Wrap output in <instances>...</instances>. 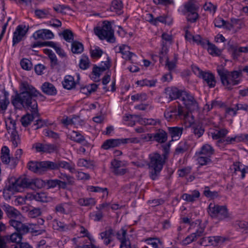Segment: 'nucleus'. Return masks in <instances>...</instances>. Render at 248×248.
Here are the masks:
<instances>
[{
	"mask_svg": "<svg viewBox=\"0 0 248 248\" xmlns=\"http://www.w3.org/2000/svg\"><path fill=\"white\" fill-rule=\"evenodd\" d=\"M232 169L234 170V172L236 174H237V172H240L242 178L245 177L246 172L245 167L239 162L234 163Z\"/></svg>",
	"mask_w": 248,
	"mask_h": 248,
	"instance_id": "nucleus-35",
	"label": "nucleus"
},
{
	"mask_svg": "<svg viewBox=\"0 0 248 248\" xmlns=\"http://www.w3.org/2000/svg\"><path fill=\"white\" fill-rule=\"evenodd\" d=\"M25 26L23 27L22 25H18L16 27V31L14 32L13 38V46L20 42L26 34L28 29L25 30Z\"/></svg>",
	"mask_w": 248,
	"mask_h": 248,
	"instance_id": "nucleus-14",
	"label": "nucleus"
},
{
	"mask_svg": "<svg viewBox=\"0 0 248 248\" xmlns=\"http://www.w3.org/2000/svg\"><path fill=\"white\" fill-rule=\"evenodd\" d=\"M209 215L213 218L224 219L229 217L228 210L225 206L216 205L211 203L208 208Z\"/></svg>",
	"mask_w": 248,
	"mask_h": 248,
	"instance_id": "nucleus-7",
	"label": "nucleus"
},
{
	"mask_svg": "<svg viewBox=\"0 0 248 248\" xmlns=\"http://www.w3.org/2000/svg\"><path fill=\"white\" fill-rule=\"evenodd\" d=\"M156 82V80H148L147 79H144L138 81L137 82V84L140 86H146L149 87H154L155 85Z\"/></svg>",
	"mask_w": 248,
	"mask_h": 248,
	"instance_id": "nucleus-44",
	"label": "nucleus"
},
{
	"mask_svg": "<svg viewBox=\"0 0 248 248\" xmlns=\"http://www.w3.org/2000/svg\"><path fill=\"white\" fill-rule=\"evenodd\" d=\"M34 199L39 202H45L46 201V197L44 193H37L33 196Z\"/></svg>",
	"mask_w": 248,
	"mask_h": 248,
	"instance_id": "nucleus-60",
	"label": "nucleus"
},
{
	"mask_svg": "<svg viewBox=\"0 0 248 248\" xmlns=\"http://www.w3.org/2000/svg\"><path fill=\"white\" fill-rule=\"evenodd\" d=\"M199 17L197 13H188L187 15V20L190 22H195Z\"/></svg>",
	"mask_w": 248,
	"mask_h": 248,
	"instance_id": "nucleus-63",
	"label": "nucleus"
},
{
	"mask_svg": "<svg viewBox=\"0 0 248 248\" xmlns=\"http://www.w3.org/2000/svg\"><path fill=\"white\" fill-rule=\"evenodd\" d=\"M28 168L33 172L41 173L42 171L49 170L48 161L41 162L31 161L28 163Z\"/></svg>",
	"mask_w": 248,
	"mask_h": 248,
	"instance_id": "nucleus-10",
	"label": "nucleus"
},
{
	"mask_svg": "<svg viewBox=\"0 0 248 248\" xmlns=\"http://www.w3.org/2000/svg\"><path fill=\"white\" fill-rule=\"evenodd\" d=\"M71 50L73 53L80 54L84 50L83 45L78 41H73L71 45Z\"/></svg>",
	"mask_w": 248,
	"mask_h": 248,
	"instance_id": "nucleus-37",
	"label": "nucleus"
},
{
	"mask_svg": "<svg viewBox=\"0 0 248 248\" xmlns=\"http://www.w3.org/2000/svg\"><path fill=\"white\" fill-rule=\"evenodd\" d=\"M211 242H212L211 236L204 237L201 239L199 244L203 246H207L211 245Z\"/></svg>",
	"mask_w": 248,
	"mask_h": 248,
	"instance_id": "nucleus-64",
	"label": "nucleus"
},
{
	"mask_svg": "<svg viewBox=\"0 0 248 248\" xmlns=\"http://www.w3.org/2000/svg\"><path fill=\"white\" fill-rule=\"evenodd\" d=\"M192 132L197 138H199L202 136L204 132V129L200 124L193 123L191 125Z\"/></svg>",
	"mask_w": 248,
	"mask_h": 248,
	"instance_id": "nucleus-27",
	"label": "nucleus"
},
{
	"mask_svg": "<svg viewBox=\"0 0 248 248\" xmlns=\"http://www.w3.org/2000/svg\"><path fill=\"white\" fill-rule=\"evenodd\" d=\"M208 51L211 55L219 56L221 53V51L218 49L215 45L211 44L209 41L207 42Z\"/></svg>",
	"mask_w": 248,
	"mask_h": 248,
	"instance_id": "nucleus-40",
	"label": "nucleus"
},
{
	"mask_svg": "<svg viewBox=\"0 0 248 248\" xmlns=\"http://www.w3.org/2000/svg\"><path fill=\"white\" fill-rule=\"evenodd\" d=\"M24 233L22 232H15L12 233L10 236L5 235L4 237H7V243L9 242L17 243H20L22 239V235Z\"/></svg>",
	"mask_w": 248,
	"mask_h": 248,
	"instance_id": "nucleus-36",
	"label": "nucleus"
},
{
	"mask_svg": "<svg viewBox=\"0 0 248 248\" xmlns=\"http://www.w3.org/2000/svg\"><path fill=\"white\" fill-rule=\"evenodd\" d=\"M212 242H211V245L216 246L219 243H223L225 239L222 237L217 236H211Z\"/></svg>",
	"mask_w": 248,
	"mask_h": 248,
	"instance_id": "nucleus-56",
	"label": "nucleus"
},
{
	"mask_svg": "<svg viewBox=\"0 0 248 248\" xmlns=\"http://www.w3.org/2000/svg\"><path fill=\"white\" fill-rule=\"evenodd\" d=\"M94 32L101 40L106 39L110 43H114L115 41L114 30L112 29L110 22L109 21H104L101 27H96L94 28Z\"/></svg>",
	"mask_w": 248,
	"mask_h": 248,
	"instance_id": "nucleus-4",
	"label": "nucleus"
},
{
	"mask_svg": "<svg viewBox=\"0 0 248 248\" xmlns=\"http://www.w3.org/2000/svg\"><path fill=\"white\" fill-rule=\"evenodd\" d=\"M34 13L35 16L38 18H44L47 16L48 15H49V12L47 10L43 9V10H36L34 11Z\"/></svg>",
	"mask_w": 248,
	"mask_h": 248,
	"instance_id": "nucleus-54",
	"label": "nucleus"
},
{
	"mask_svg": "<svg viewBox=\"0 0 248 248\" xmlns=\"http://www.w3.org/2000/svg\"><path fill=\"white\" fill-rule=\"evenodd\" d=\"M42 91L46 94L54 95L57 93V90L55 86L49 82H45L42 86Z\"/></svg>",
	"mask_w": 248,
	"mask_h": 248,
	"instance_id": "nucleus-23",
	"label": "nucleus"
},
{
	"mask_svg": "<svg viewBox=\"0 0 248 248\" xmlns=\"http://www.w3.org/2000/svg\"><path fill=\"white\" fill-rule=\"evenodd\" d=\"M203 8L204 10L214 14L216 11L217 6L213 5L211 2H206L204 5Z\"/></svg>",
	"mask_w": 248,
	"mask_h": 248,
	"instance_id": "nucleus-52",
	"label": "nucleus"
},
{
	"mask_svg": "<svg viewBox=\"0 0 248 248\" xmlns=\"http://www.w3.org/2000/svg\"><path fill=\"white\" fill-rule=\"evenodd\" d=\"M49 170H59L60 168L69 170L73 172L75 170L74 165L64 160H58L55 162L48 161Z\"/></svg>",
	"mask_w": 248,
	"mask_h": 248,
	"instance_id": "nucleus-11",
	"label": "nucleus"
},
{
	"mask_svg": "<svg viewBox=\"0 0 248 248\" xmlns=\"http://www.w3.org/2000/svg\"><path fill=\"white\" fill-rule=\"evenodd\" d=\"M20 90V93L12 96L11 103L16 109L24 108L31 111V114L27 113L20 119L21 124L26 127L35 118L39 117L36 99L39 97L44 100L45 96L27 82L21 83Z\"/></svg>",
	"mask_w": 248,
	"mask_h": 248,
	"instance_id": "nucleus-1",
	"label": "nucleus"
},
{
	"mask_svg": "<svg viewBox=\"0 0 248 248\" xmlns=\"http://www.w3.org/2000/svg\"><path fill=\"white\" fill-rule=\"evenodd\" d=\"M9 223L17 232L26 233L29 231V227L21 221L12 219L9 221Z\"/></svg>",
	"mask_w": 248,
	"mask_h": 248,
	"instance_id": "nucleus-17",
	"label": "nucleus"
},
{
	"mask_svg": "<svg viewBox=\"0 0 248 248\" xmlns=\"http://www.w3.org/2000/svg\"><path fill=\"white\" fill-rule=\"evenodd\" d=\"M58 177L62 183H64V187L62 188L63 189L67 188L68 186H73L75 185V179L73 177L67 175L66 173H61Z\"/></svg>",
	"mask_w": 248,
	"mask_h": 248,
	"instance_id": "nucleus-21",
	"label": "nucleus"
},
{
	"mask_svg": "<svg viewBox=\"0 0 248 248\" xmlns=\"http://www.w3.org/2000/svg\"><path fill=\"white\" fill-rule=\"evenodd\" d=\"M64 183H62L60 180L59 179H50L46 181V185L48 188H54L58 186L60 189L64 187Z\"/></svg>",
	"mask_w": 248,
	"mask_h": 248,
	"instance_id": "nucleus-34",
	"label": "nucleus"
},
{
	"mask_svg": "<svg viewBox=\"0 0 248 248\" xmlns=\"http://www.w3.org/2000/svg\"><path fill=\"white\" fill-rule=\"evenodd\" d=\"M154 141L159 143H164L168 140V133L162 129H158L153 133Z\"/></svg>",
	"mask_w": 248,
	"mask_h": 248,
	"instance_id": "nucleus-16",
	"label": "nucleus"
},
{
	"mask_svg": "<svg viewBox=\"0 0 248 248\" xmlns=\"http://www.w3.org/2000/svg\"><path fill=\"white\" fill-rule=\"evenodd\" d=\"M41 214V212L39 208H34L30 210L28 212V216L31 218H34L39 216Z\"/></svg>",
	"mask_w": 248,
	"mask_h": 248,
	"instance_id": "nucleus-57",
	"label": "nucleus"
},
{
	"mask_svg": "<svg viewBox=\"0 0 248 248\" xmlns=\"http://www.w3.org/2000/svg\"><path fill=\"white\" fill-rule=\"evenodd\" d=\"M147 99V95L145 93H137L131 96L133 101H144Z\"/></svg>",
	"mask_w": 248,
	"mask_h": 248,
	"instance_id": "nucleus-48",
	"label": "nucleus"
},
{
	"mask_svg": "<svg viewBox=\"0 0 248 248\" xmlns=\"http://www.w3.org/2000/svg\"><path fill=\"white\" fill-rule=\"evenodd\" d=\"M73 135L71 136V140H72L77 142V143H82L84 141H85V139L83 136L81 135L79 133L76 131H73Z\"/></svg>",
	"mask_w": 248,
	"mask_h": 248,
	"instance_id": "nucleus-43",
	"label": "nucleus"
},
{
	"mask_svg": "<svg viewBox=\"0 0 248 248\" xmlns=\"http://www.w3.org/2000/svg\"><path fill=\"white\" fill-rule=\"evenodd\" d=\"M164 117L168 121L175 120L177 118H186L188 116V112H186L184 108L179 106L178 108L176 107H170L164 112Z\"/></svg>",
	"mask_w": 248,
	"mask_h": 248,
	"instance_id": "nucleus-8",
	"label": "nucleus"
},
{
	"mask_svg": "<svg viewBox=\"0 0 248 248\" xmlns=\"http://www.w3.org/2000/svg\"><path fill=\"white\" fill-rule=\"evenodd\" d=\"M76 85L74 78L71 76H66L65 77L62 85L63 88L68 90H71Z\"/></svg>",
	"mask_w": 248,
	"mask_h": 248,
	"instance_id": "nucleus-31",
	"label": "nucleus"
},
{
	"mask_svg": "<svg viewBox=\"0 0 248 248\" xmlns=\"http://www.w3.org/2000/svg\"><path fill=\"white\" fill-rule=\"evenodd\" d=\"M149 159L147 166L149 177L152 180H155L159 176L166 159L157 152L150 154Z\"/></svg>",
	"mask_w": 248,
	"mask_h": 248,
	"instance_id": "nucleus-2",
	"label": "nucleus"
},
{
	"mask_svg": "<svg viewBox=\"0 0 248 248\" xmlns=\"http://www.w3.org/2000/svg\"><path fill=\"white\" fill-rule=\"evenodd\" d=\"M182 99L181 101L183 102L186 111V112H192L197 111L199 109L198 103L194 98V96L188 92L183 93L182 94Z\"/></svg>",
	"mask_w": 248,
	"mask_h": 248,
	"instance_id": "nucleus-9",
	"label": "nucleus"
},
{
	"mask_svg": "<svg viewBox=\"0 0 248 248\" xmlns=\"http://www.w3.org/2000/svg\"><path fill=\"white\" fill-rule=\"evenodd\" d=\"M244 140L243 135L235 136L234 137H227L225 140L220 139L217 141V144L225 142V144H233Z\"/></svg>",
	"mask_w": 248,
	"mask_h": 248,
	"instance_id": "nucleus-24",
	"label": "nucleus"
},
{
	"mask_svg": "<svg viewBox=\"0 0 248 248\" xmlns=\"http://www.w3.org/2000/svg\"><path fill=\"white\" fill-rule=\"evenodd\" d=\"M78 203L81 206H93L95 204V202L93 198H81L78 200Z\"/></svg>",
	"mask_w": 248,
	"mask_h": 248,
	"instance_id": "nucleus-41",
	"label": "nucleus"
},
{
	"mask_svg": "<svg viewBox=\"0 0 248 248\" xmlns=\"http://www.w3.org/2000/svg\"><path fill=\"white\" fill-rule=\"evenodd\" d=\"M123 8V3L122 1L118 0H114L111 3V9L116 10V12H118L121 10Z\"/></svg>",
	"mask_w": 248,
	"mask_h": 248,
	"instance_id": "nucleus-49",
	"label": "nucleus"
},
{
	"mask_svg": "<svg viewBox=\"0 0 248 248\" xmlns=\"http://www.w3.org/2000/svg\"><path fill=\"white\" fill-rule=\"evenodd\" d=\"M62 34L66 41L68 42H71L72 41H74V33L70 30H64Z\"/></svg>",
	"mask_w": 248,
	"mask_h": 248,
	"instance_id": "nucleus-42",
	"label": "nucleus"
},
{
	"mask_svg": "<svg viewBox=\"0 0 248 248\" xmlns=\"http://www.w3.org/2000/svg\"><path fill=\"white\" fill-rule=\"evenodd\" d=\"M200 78L203 79L210 88H214L216 86L217 81L212 73L204 71Z\"/></svg>",
	"mask_w": 248,
	"mask_h": 248,
	"instance_id": "nucleus-18",
	"label": "nucleus"
},
{
	"mask_svg": "<svg viewBox=\"0 0 248 248\" xmlns=\"http://www.w3.org/2000/svg\"><path fill=\"white\" fill-rule=\"evenodd\" d=\"M130 47L126 45H123L119 47V51L123 55V58L125 60H130L132 57L135 54L129 51Z\"/></svg>",
	"mask_w": 248,
	"mask_h": 248,
	"instance_id": "nucleus-26",
	"label": "nucleus"
},
{
	"mask_svg": "<svg viewBox=\"0 0 248 248\" xmlns=\"http://www.w3.org/2000/svg\"><path fill=\"white\" fill-rule=\"evenodd\" d=\"M32 179L26 176L20 177L16 179L15 178L9 180L7 189L10 191H19L21 188H30L31 187Z\"/></svg>",
	"mask_w": 248,
	"mask_h": 248,
	"instance_id": "nucleus-5",
	"label": "nucleus"
},
{
	"mask_svg": "<svg viewBox=\"0 0 248 248\" xmlns=\"http://www.w3.org/2000/svg\"><path fill=\"white\" fill-rule=\"evenodd\" d=\"M91 56L94 59L99 58L103 54V51L99 48H95L94 49L90 50Z\"/></svg>",
	"mask_w": 248,
	"mask_h": 248,
	"instance_id": "nucleus-51",
	"label": "nucleus"
},
{
	"mask_svg": "<svg viewBox=\"0 0 248 248\" xmlns=\"http://www.w3.org/2000/svg\"><path fill=\"white\" fill-rule=\"evenodd\" d=\"M101 239L112 238L114 235V231L111 228L105 231L102 232L100 234Z\"/></svg>",
	"mask_w": 248,
	"mask_h": 248,
	"instance_id": "nucleus-47",
	"label": "nucleus"
},
{
	"mask_svg": "<svg viewBox=\"0 0 248 248\" xmlns=\"http://www.w3.org/2000/svg\"><path fill=\"white\" fill-rule=\"evenodd\" d=\"M196 240V236L194 235V234L192 233L190 235L187 236L183 241V244L184 245H187L192 242Z\"/></svg>",
	"mask_w": 248,
	"mask_h": 248,
	"instance_id": "nucleus-62",
	"label": "nucleus"
},
{
	"mask_svg": "<svg viewBox=\"0 0 248 248\" xmlns=\"http://www.w3.org/2000/svg\"><path fill=\"white\" fill-rule=\"evenodd\" d=\"M203 193L208 198H214L218 196V193L217 191H211L208 187L205 188Z\"/></svg>",
	"mask_w": 248,
	"mask_h": 248,
	"instance_id": "nucleus-59",
	"label": "nucleus"
},
{
	"mask_svg": "<svg viewBox=\"0 0 248 248\" xmlns=\"http://www.w3.org/2000/svg\"><path fill=\"white\" fill-rule=\"evenodd\" d=\"M17 134V132L16 130L13 131L11 133V140L12 141L13 145L15 147H17L18 146L20 140L19 136Z\"/></svg>",
	"mask_w": 248,
	"mask_h": 248,
	"instance_id": "nucleus-55",
	"label": "nucleus"
},
{
	"mask_svg": "<svg viewBox=\"0 0 248 248\" xmlns=\"http://www.w3.org/2000/svg\"><path fill=\"white\" fill-rule=\"evenodd\" d=\"M104 65L101 66H97L96 65H94L92 73L96 77L99 78L101 75V73L106 71L109 68V63L108 62H105Z\"/></svg>",
	"mask_w": 248,
	"mask_h": 248,
	"instance_id": "nucleus-25",
	"label": "nucleus"
},
{
	"mask_svg": "<svg viewBox=\"0 0 248 248\" xmlns=\"http://www.w3.org/2000/svg\"><path fill=\"white\" fill-rule=\"evenodd\" d=\"M31 184V189H34L35 188H40L44 186V184H46V181L38 178L32 179Z\"/></svg>",
	"mask_w": 248,
	"mask_h": 248,
	"instance_id": "nucleus-45",
	"label": "nucleus"
},
{
	"mask_svg": "<svg viewBox=\"0 0 248 248\" xmlns=\"http://www.w3.org/2000/svg\"><path fill=\"white\" fill-rule=\"evenodd\" d=\"M217 72L222 84L229 90H231L232 86L238 85L241 82V80L238 79L242 76L241 70L229 72L223 67H220L217 69Z\"/></svg>",
	"mask_w": 248,
	"mask_h": 248,
	"instance_id": "nucleus-3",
	"label": "nucleus"
},
{
	"mask_svg": "<svg viewBox=\"0 0 248 248\" xmlns=\"http://www.w3.org/2000/svg\"><path fill=\"white\" fill-rule=\"evenodd\" d=\"M90 62L87 55L83 54L80 58L79 66L82 70H86L90 67Z\"/></svg>",
	"mask_w": 248,
	"mask_h": 248,
	"instance_id": "nucleus-38",
	"label": "nucleus"
},
{
	"mask_svg": "<svg viewBox=\"0 0 248 248\" xmlns=\"http://www.w3.org/2000/svg\"><path fill=\"white\" fill-rule=\"evenodd\" d=\"M200 193L198 190H194L191 194H184L182 198L183 200L188 202H194L196 201L200 197Z\"/></svg>",
	"mask_w": 248,
	"mask_h": 248,
	"instance_id": "nucleus-33",
	"label": "nucleus"
},
{
	"mask_svg": "<svg viewBox=\"0 0 248 248\" xmlns=\"http://www.w3.org/2000/svg\"><path fill=\"white\" fill-rule=\"evenodd\" d=\"M21 67L26 70H30L32 68L31 62L27 59H23L20 62Z\"/></svg>",
	"mask_w": 248,
	"mask_h": 248,
	"instance_id": "nucleus-46",
	"label": "nucleus"
},
{
	"mask_svg": "<svg viewBox=\"0 0 248 248\" xmlns=\"http://www.w3.org/2000/svg\"><path fill=\"white\" fill-rule=\"evenodd\" d=\"M166 90L167 93L171 100L179 99L181 100L182 99V94H183V93L186 92L185 91L179 90L176 88L168 89Z\"/></svg>",
	"mask_w": 248,
	"mask_h": 248,
	"instance_id": "nucleus-19",
	"label": "nucleus"
},
{
	"mask_svg": "<svg viewBox=\"0 0 248 248\" xmlns=\"http://www.w3.org/2000/svg\"><path fill=\"white\" fill-rule=\"evenodd\" d=\"M127 230L122 228L116 233L117 238L121 242L120 248H136L131 246L128 238H126Z\"/></svg>",
	"mask_w": 248,
	"mask_h": 248,
	"instance_id": "nucleus-12",
	"label": "nucleus"
},
{
	"mask_svg": "<svg viewBox=\"0 0 248 248\" xmlns=\"http://www.w3.org/2000/svg\"><path fill=\"white\" fill-rule=\"evenodd\" d=\"M124 143H126L125 139H108L104 142L101 148L104 150H108L110 148L118 147L122 144Z\"/></svg>",
	"mask_w": 248,
	"mask_h": 248,
	"instance_id": "nucleus-13",
	"label": "nucleus"
},
{
	"mask_svg": "<svg viewBox=\"0 0 248 248\" xmlns=\"http://www.w3.org/2000/svg\"><path fill=\"white\" fill-rule=\"evenodd\" d=\"M228 133V131L225 129L216 130L214 132L211 133L212 137L214 140H219L224 137Z\"/></svg>",
	"mask_w": 248,
	"mask_h": 248,
	"instance_id": "nucleus-39",
	"label": "nucleus"
},
{
	"mask_svg": "<svg viewBox=\"0 0 248 248\" xmlns=\"http://www.w3.org/2000/svg\"><path fill=\"white\" fill-rule=\"evenodd\" d=\"M185 8L188 13H197L199 4L194 0H190L185 4Z\"/></svg>",
	"mask_w": 248,
	"mask_h": 248,
	"instance_id": "nucleus-29",
	"label": "nucleus"
},
{
	"mask_svg": "<svg viewBox=\"0 0 248 248\" xmlns=\"http://www.w3.org/2000/svg\"><path fill=\"white\" fill-rule=\"evenodd\" d=\"M88 189L91 192L106 193V196H108V192L107 188H101L99 186H90Z\"/></svg>",
	"mask_w": 248,
	"mask_h": 248,
	"instance_id": "nucleus-53",
	"label": "nucleus"
},
{
	"mask_svg": "<svg viewBox=\"0 0 248 248\" xmlns=\"http://www.w3.org/2000/svg\"><path fill=\"white\" fill-rule=\"evenodd\" d=\"M3 210L9 218H17L21 216L19 211L8 204L4 205Z\"/></svg>",
	"mask_w": 248,
	"mask_h": 248,
	"instance_id": "nucleus-20",
	"label": "nucleus"
},
{
	"mask_svg": "<svg viewBox=\"0 0 248 248\" xmlns=\"http://www.w3.org/2000/svg\"><path fill=\"white\" fill-rule=\"evenodd\" d=\"M214 149L208 144L203 145L198 153L197 160L201 166H204L212 163L211 156L214 154Z\"/></svg>",
	"mask_w": 248,
	"mask_h": 248,
	"instance_id": "nucleus-6",
	"label": "nucleus"
},
{
	"mask_svg": "<svg viewBox=\"0 0 248 248\" xmlns=\"http://www.w3.org/2000/svg\"><path fill=\"white\" fill-rule=\"evenodd\" d=\"M168 133L171 136V141L178 140L182 135L183 128L179 127H168Z\"/></svg>",
	"mask_w": 248,
	"mask_h": 248,
	"instance_id": "nucleus-22",
	"label": "nucleus"
},
{
	"mask_svg": "<svg viewBox=\"0 0 248 248\" xmlns=\"http://www.w3.org/2000/svg\"><path fill=\"white\" fill-rule=\"evenodd\" d=\"M170 142L166 144L163 145L162 146V149L163 151V154L161 155L163 158H165V159H167L168 158V155L170 152Z\"/></svg>",
	"mask_w": 248,
	"mask_h": 248,
	"instance_id": "nucleus-61",
	"label": "nucleus"
},
{
	"mask_svg": "<svg viewBox=\"0 0 248 248\" xmlns=\"http://www.w3.org/2000/svg\"><path fill=\"white\" fill-rule=\"evenodd\" d=\"M168 48L167 46V43L163 41L162 43L161 49L159 53V58L160 63H162L164 59L166 60V61L169 59L168 56Z\"/></svg>",
	"mask_w": 248,
	"mask_h": 248,
	"instance_id": "nucleus-30",
	"label": "nucleus"
},
{
	"mask_svg": "<svg viewBox=\"0 0 248 248\" xmlns=\"http://www.w3.org/2000/svg\"><path fill=\"white\" fill-rule=\"evenodd\" d=\"M54 35L51 31L47 29L39 30L35 31L33 37L35 40L37 39H51L54 37Z\"/></svg>",
	"mask_w": 248,
	"mask_h": 248,
	"instance_id": "nucleus-15",
	"label": "nucleus"
},
{
	"mask_svg": "<svg viewBox=\"0 0 248 248\" xmlns=\"http://www.w3.org/2000/svg\"><path fill=\"white\" fill-rule=\"evenodd\" d=\"M78 165L79 167H85L87 168H91L93 166V164L90 162L83 158L78 160Z\"/></svg>",
	"mask_w": 248,
	"mask_h": 248,
	"instance_id": "nucleus-58",
	"label": "nucleus"
},
{
	"mask_svg": "<svg viewBox=\"0 0 248 248\" xmlns=\"http://www.w3.org/2000/svg\"><path fill=\"white\" fill-rule=\"evenodd\" d=\"M5 123L7 130L12 129L13 131H16V122L15 120L9 117Z\"/></svg>",
	"mask_w": 248,
	"mask_h": 248,
	"instance_id": "nucleus-50",
	"label": "nucleus"
},
{
	"mask_svg": "<svg viewBox=\"0 0 248 248\" xmlns=\"http://www.w3.org/2000/svg\"><path fill=\"white\" fill-rule=\"evenodd\" d=\"M55 211L62 214H68L71 211L70 205L67 203L57 204L55 207Z\"/></svg>",
	"mask_w": 248,
	"mask_h": 248,
	"instance_id": "nucleus-32",
	"label": "nucleus"
},
{
	"mask_svg": "<svg viewBox=\"0 0 248 248\" xmlns=\"http://www.w3.org/2000/svg\"><path fill=\"white\" fill-rule=\"evenodd\" d=\"M1 160L4 164H8L10 162V150L7 146H3L1 150Z\"/></svg>",
	"mask_w": 248,
	"mask_h": 248,
	"instance_id": "nucleus-28",
	"label": "nucleus"
}]
</instances>
